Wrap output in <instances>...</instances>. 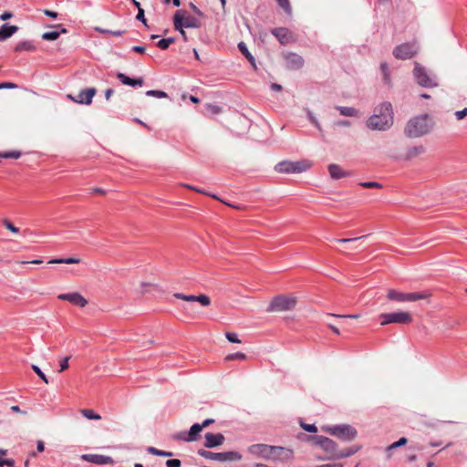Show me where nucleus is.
Listing matches in <instances>:
<instances>
[{
	"label": "nucleus",
	"instance_id": "c9c22d12",
	"mask_svg": "<svg viewBox=\"0 0 467 467\" xmlns=\"http://www.w3.org/2000/svg\"><path fill=\"white\" fill-rule=\"evenodd\" d=\"M247 356L244 353L237 352L234 354H229L225 357V361H233V360H245Z\"/></svg>",
	"mask_w": 467,
	"mask_h": 467
},
{
	"label": "nucleus",
	"instance_id": "2eb2a0df",
	"mask_svg": "<svg viewBox=\"0 0 467 467\" xmlns=\"http://www.w3.org/2000/svg\"><path fill=\"white\" fill-rule=\"evenodd\" d=\"M57 298L79 307H85L88 305V300L78 292L60 294Z\"/></svg>",
	"mask_w": 467,
	"mask_h": 467
},
{
	"label": "nucleus",
	"instance_id": "3c124183",
	"mask_svg": "<svg viewBox=\"0 0 467 467\" xmlns=\"http://www.w3.org/2000/svg\"><path fill=\"white\" fill-rule=\"evenodd\" d=\"M400 447L397 441L391 443L390 445H389L387 448H386V453H387V456L388 458H390L391 457V451L397 448Z\"/></svg>",
	"mask_w": 467,
	"mask_h": 467
},
{
	"label": "nucleus",
	"instance_id": "f704fd0d",
	"mask_svg": "<svg viewBox=\"0 0 467 467\" xmlns=\"http://www.w3.org/2000/svg\"><path fill=\"white\" fill-rule=\"evenodd\" d=\"M147 451L152 455L162 456V457H171L172 456V452L161 451L154 447H148Z\"/></svg>",
	"mask_w": 467,
	"mask_h": 467
},
{
	"label": "nucleus",
	"instance_id": "ea45409f",
	"mask_svg": "<svg viewBox=\"0 0 467 467\" xmlns=\"http://www.w3.org/2000/svg\"><path fill=\"white\" fill-rule=\"evenodd\" d=\"M22 153L19 150H12L7 152H0V158H12V159H19L21 157Z\"/></svg>",
	"mask_w": 467,
	"mask_h": 467
},
{
	"label": "nucleus",
	"instance_id": "de8ad7c7",
	"mask_svg": "<svg viewBox=\"0 0 467 467\" xmlns=\"http://www.w3.org/2000/svg\"><path fill=\"white\" fill-rule=\"evenodd\" d=\"M226 338L232 343H241V340L237 337V335L233 332L225 333Z\"/></svg>",
	"mask_w": 467,
	"mask_h": 467
},
{
	"label": "nucleus",
	"instance_id": "bf43d9fd",
	"mask_svg": "<svg viewBox=\"0 0 467 467\" xmlns=\"http://www.w3.org/2000/svg\"><path fill=\"white\" fill-rule=\"evenodd\" d=\"M36 450L38 452H42L45 450V443L42 441H38L36 444Z\"/></svg>",
	"mask_w": 467,
	"mask_h": 467
},
{
	"label": "nucleus",
	"instance_id": "9b49d317",
	"mask_svg": "<svg viewBox=\"0 0 467 467\" xmlns=\"http://www.w3.org/2000/svg\"><path fill=\"white\" fill-rule=\"evenodd\" d=\"M418 47L415 43H404L396 47L393 50V56L397 59H410L416 55Z\"/></svg>",
	"mask_w": 467,
	"mask_h": 467
},
{
	"label": "nucleus",
	"instance_id": "412c9836",
	"mask_svg": "<svg viewBox=\"0 0 467 467\" xmlns=\"http://www.w3.org/2000/svg\"><path fill=\"white\" fill-rule=\"evenodd\" d=\"M330 177L333 180H340L345 177L351 176V172L348 171H345L340 165L336 163H331L327 167Z\"/></svg>",
	"mask_w": 467,
	"mask_h": 467
},
{
	"label": "nucleus",
	"instance_id": "6e6552de",
	"mask_svg": "<svg viewBox=\"0 0 467 467\" xmlns=\"http://www.w3.org/2000/svg\"><path fill=\"white\" fill-rule=\"evenodd\" d=\"M198 454L205 459L217 462H234L240 461L242 455L237 451L213 452L206 450H199Z\"/></svg>",
	"mask_w": 467,
	"mask_h": 467
},
{
	"label": "nucleus",
	"instance_id": "a19ab883",
	"mask_svg": "<svg viewBox=\"0 0 467 467\" xmlns=\"http://www.w3.org/2000/svg\"><path fill=\"white\" fill-rule=\"evenodd\" d=\"M146 95L150 96V97H155L158 99L168 97L167 93H165L164 91H161V90H148L146 92Z\"/></svg>",
	"mask_w": 467,
	"mask_h": 467
},
{
	"label": "nucleus",
	"instance_id": "dca6fc26",
	"mask_svg": "<svg viewBox=\"0 0 467 467\" xmlns=\"http://www.w3.org/2000/svg\"><path fill=\"white\" fill-rule=\"evenodd\" d=\"M174 297L182 299L187 302H198L202 306H208L211 305V299L208 296L201 294L199 296L194 295H184L182 293H175Z\"/></svg>",
	"mask_w": 467,
	"mask_h": 467
},
{
	"label": "nucleus",
	"instance_id": "1a4fd4ad",
	"mask_svg": "<svg viewBox=\"0 0 467 467\" xmlns=\"http://www.w3.org/2000/svg\"><path fill=\"white\" fill-rule=\"evenodd\" d=\"M379 318L381 326H386L390 323L407 325L412 322V316L409 312L405 311L381 314Z\"/></svg>",
	"mask_w": 467,
	"mask_h": 467
},
{
	"label": "nucleus",
	"instance_id": "c03bdc74",
	"mask_svg": "<svg viewBox=\"0 0 467 467\" xmlns=\"http://www.w3.org/2000/svg\"><path fill=\"white\" fill-rule=\"evenodd\" d=\"M32 369L34 370V372L46 383L47 384L48 383V379L46 377V375L42 372V370L36 366V365H32Z\"/></svg>",
	"mask_w": 467,
	"mask_h": 467
},
{
	"label": "nucleus",
	"instance_id": "a211bd4d",
	"mask_svg": "<svg viewBox=\"0 0 467 467\" xmlns=\"http://www.w3.org/2000/svg\"><path fill=\"white\" fill-rule=\"evenodd\" d=\"M285 67L291 70H296L304 66V59L296 53H288L285 56Z\"/></svg>",
	"mask_w": 467,
	"mask_h": 467
},
{
	"label": "nucleus",
	"instance_id": "f257e3e1",
	"mask_svg": "<svg viewBox=\"0 0 467 467\" xmlns=\"http://www.w3.org/2000/svg\"><path fill=\"white\" fill-rule=\"evenodd\" d=\"M307 441L324 452V456L319 457L322 460H337L349 457L358 451V447H350L345 450H338L337 443L325 436H310Z\"/></svg>",
	"mask_w": 467,
	"mask_h": 467
},
{
	"label": "nucleus",
	"instance_id": "5701e85b",
	"mask_svg": "<svg viewBox=\"0 0 467 467\" xmlns=\"http://www.w3.org/2000/svg\"><path fill=\"white\" fill-rule=\"evenodd\" d=\"M273 34L280 41L281 44H286L292 38L291 32L285 27L274 29Z\"/></svg>",
	"mask_w": 467,
	"mask_h": 467
},
{
	"label": "nucleus",
	"instance_id": "7ed1b4c3",
	"mask_svg": "<svg viewBox=\"0 0 467 467\" xmlns=\"http://www.w3.org/2000/svg\"><path fill=\"white\" fill-rule=\"evenodd\" d=\"M433 127V119H409L404 126V134L410 139L419 138L431 132Z\"/></svg>",
	"mask_w": 467,
	"mask_h": 467
},
{
	"label": "nucleus",
	"instance_id": "aec40b11",
	"mask_svg": "<svg viewBox=\"0 0 467 467\" xmlns=\"http://www.w3.org/2000/svg\"><path fill=\"white\" fill-rule=\"evenodd\" d=\"M225 441L224 436L222 433H211L205 434L204 447L214 448L222 445Z\"/></svg>",
	"mask_w": 467,
	"mask_h": 467
},
{
	"label": "nucleus",
	"instance_id": "5fc2aeb1",
	"mask_svg": "<svg viewBox=\"0 0 467 467\" xmlns=\"http://www.w3.org/2000/svg\"><path fill=\"white\" fill-rule=\"evenodd\" d=\"M136 18L139 21H141L144 25H146V19H145V16H144V10L142 8H139Z\"/></svg>",
	"mask_w": 467,
	"mask_h": 467
},
{
	"label": "nucleus",
	"instance_id": "6ab92c4d",
	"mask_svg": "<svg viewBox=\"0 0 467 467\" xmlns=\"http://www.w3.org/2000/svg\"><path fill=\"white\" fill-rule=\"evenodd\" d=\"M83 461L97 464V465H107L112 464L113 460L109 456H105L101 454H83L81 456Z\"/></svg>",
	"mask_w": 467,
	"mask_h": 467
},
{
	"label": "nucleus",
	"instance_id": "c85d7f7f",
	"mask_svg": "<svg viewBox=\"0 0 467 467\" xmlns=\"http://www.w3.org/2000/svg\"><path fill=\"white\" fill-rule=\"evenodd\" d=\"M81 260L79 258L76 257H68V258H56L51 259L48 261V264H67V265H73V264H78Z\"/></svg>",
	"mask_w": 467,
	"mask_h": 467
},
{
	"label": "nucleus",
	"instance_id": "2f4dec72",
	"mask_svg": "<svg viewBox=\"0 0 467 467\" xmlns=\"http://www.w3.org/2000/svg\"><path fill=\"white\" fill-rule=\"evenodd\" d=\"M66 32H67V30L65 28L61 29V33H66ZM59 36H60V32H58V31H49V32H45L42 35V38L44 40H47V41H54V40L57 39Z\"/></svg>",
	"mask_w": 467,
	"mask_h": 467
},
{
	"label": "nucleus",
	"instance_id": "0eeeda50",
	"mask_svg": "<svg viewBox=\"0 0 467 467\" xmlns=\"http://www.w3.org/2000/svg\"><path fill=\"white\" fill-rule=\"evenodd\" d=\"M322 430L347 441H353L357 436V431L349 425L323 427Z\"/></svg>",
	"mask_w": 467,
	"mask_h": 467
},
{
	"label": "nucleus",
	"instance_id": "72a5a7b5",
	"mask_svg": "<svg viewBox=\"0 0 467 467\" xmlns=\"http://www.w3.org/2000/svg\"><path fill=\"white\" fill-rule=\"evenodd\" d=\"M238 48L241 51V53L253 64L254 65V57L251 55V53L248 51V48L244 42H240L238 44Z\"/></svg>",
	"mask_w": 467,
	"mask_h": 467
},
{
	"label": "nucleus",
	"instance_id": "e2e57ef3",
	"mask_svg": "<svg viewBox=\"0 0 467 467\" xmlns=\"http://www.w3.org/2000/svg\"><path fill=\"white\" fill-rule=\"evenodd\" d=\"M186 437H187V433L186 432H181V433H178L177 435L174 436V438L177 439V440H182V441H187V440L185 439Z\"/></svg>",
	"mask_w": 467,
	"mask_h": 467
},
{
	"label": "nucleus",
	"instance_id": "4be33fe9",
	"mask_svg": "<svg viewBox=\"0 0 467 467\" xmlns=\"http://www.w3.org/2000/svg\"><path fill=\"white\" fill-rule=\"evenodd\" d=\"M393 114L394 111L391 103L384 101L375 108L371 117H391Z\"/></svg>",
	"mask_w": 467,
	"mask_h": 467
},
{
	"label": "nucleus",
	"instance_id": "79ce46f5",
	"mask_svg": "<svg viewBox=\"0 0 467 467\" xmlns=\"http://www.w3.org/2000/svg\"><path fill=\"white\" fill-rule=\"evenodd\" d=\"M359 185L363 188L372 189L377 188L380 189L382 188V185L377 182H360Z\"/></svg>",
	"mask_w": 467,
	"mask_h": 467
},
{
	"label": "nucleus",
	"instance_id": "f3484780",
	"mask_svg": "<svg viewBox=\"0 0 467 467\" xmlns=\"http://www.w3.org/2000/svg\"><path fill=\"white\" fill-rule=\"evenodd\" d=\"M424 152H425V148L422 145H419V146H413V147L408 149V150L404 154L391 155V157H393L397 160L410 161V160H412L414 158L420 156Z\"/></svg>",
	"mask_w": 467,
	"mask_h": 467
},
{
	"label": "nucleus",
	"instance_id": "774afa93",
	"mask_svg": "<svg viewBox=\"0 0 467 467\" xmlns=\"http://www.w3.org/2000/svg\"><path fill=\"white\" fill-rule=\"evenodd\" d=\"M113 93H114V90L112 88H108L105 91V98H106V99L109 100Z\"/></svg>",
	"mask_w": 467,
	"mask_h": 467
},
{
	"label": "nucleus",
	"instance_id": "20e7f679",
	"mask_svg": "<svg viewBox=\"0 0 467 467\" xmlns=\"http://www.w3.org/2000/svg\"><path fill=\"white\" fill-rule=\"evenodd\" d=\"M312 167V162L308 160L297 161H284L277 163L275 171L279 173H301L306 171Z\"/></svg>",
	"mask_w": 467,
	"mask_h": 467
},
{
	"label": "nucleus",
	"instance_id": "4d7b16f0",
	"mask_svg": "<svg viewBox=\"0 0 467 467\" xmlns=\"http://www.w3.org/2000/svg\"><path fill=\"white\" fill-rule=\"evenodd\" d=\"M182 99L183 100H186V99H190L192 102H193V103H198V102H199V99H198L197 97H195V96H192V95H191V96H188V95H186V94H182Z\"/></svg>",
	"mask_w": 467,
	"mask_h": 467
},
{
	"label": "nucleus",
	"instance_id": "864d4df0",
	"mask_svg": "<svg viewBox=\"0 0 467 467\" xmlns=\"http://www.w3.org/2000/svg\"><path fill=\"white\" fill-rule=\"evenodd\" d=\"M0 462L3 464V465H6L8 467H14L15 465V461L13 459H4V458H0Z\"/></svg>",
	"mask_w": 467,
	"mask_h": 467
},
{
	"label": "nucleus",
	"instance_id": "f03ea898",
	"mask_svg": "<svg viewBox=\"0 0 467 467\" xmlns=\"http://www.w3.org/2000/svg\"><path fill=\"white\" fill-rule=\"evenodd\" d=\"M247 451L254 457L283 462L291 460L294 455L293 451L290 449L280 446H271L263 443L253 444L249 446L247 448Z\"/></svg>",
	"mask_w": 467,
	"mask_h": 467
},
{
	"label": "nucleus",
	"instance_id": "603ef678",
	"mask_svg": "<svg viewBox=\"0 0 467 467\" xmlns=\"http://www.w3.org/2000/svg\"><path fill=\"white\" fill-rule=\"evenodd\" d=\"M18 86L15 83H12V82H2L0 83V89H5V88H17Z\"/></svg>",
	"mask_w": 467,
	"mask_h": 467
},
{
	"label": "nucleus",
	"instance_id": "b1692460",
	"mask_svg": "<svg viewBox=\"0 0 467 467\" xmlns=\"http://www.w3.org/2000/svg\"><path fill=\"white\" fill-rule=\"evenodd\" d=\"M183 13L182 10H178L173 16L174 28L180 32L184 41H187V35L184 31V27L182 26V17Z\"/></svg>",
	"mask_w": 467,
	"mask_h": 467
},
{
	"label": "nucleus",
	"instance_id": "0e129e2a",
	"mask_svg": "<svg viewBox=\"0 0 467 467\" xmlns=\"http://www.w3.org/2000/svg\"><path fill=\"white\" fill-rule=\"evenodd\" d=\"M456 117H465L467 115V108L455 112Z\"/></svg>",
	"mask_w": 467,
	"mask_h": 467
},
{
	"label": "nucleus",
	"instance_id": "ddd939ff",
	"mask_svg": "<svg viewBox=\"0 0 467 467\" xmlns=\"http://www.w3.org/2000/svg\"><path fill=\"white\" fill-rule=\"evenodd\" d=\"M97 90L95 88H88L80 90L75 97L71 94L67 95V98L70 99L72 101L79 103V104H85L89 105L92 101L93 97L96 95Z\"/></svg>",
	"mask_w": 467,
	"mask_h": 467
},
{
	"label": "nucleus",
	"instance_id": "8fccbe9b",
	"mask_svg": "<svg viewBox=\"0 0 467 467\" xmlns=\"http://www.w3.org/2000/svg\"><path fill=\"white\" fill-rule=\"evenodd\" d=\"M166 466L167 467H181L182 466V462L178 459H171V460H168L166 462Z\"/></svg>",
	"mask_w": 467,
	"mask_h": 467
},
{
	"label": "nucleus",
	"instance_id": "473e14b6",
	"mask_svg": "<svg viewBox=\"0 0 467 467\" xmlns=\"http://www.w3.org/2000/svg\"><path fill=\"white\" fill-rule=\"evenodd\" d=\"M80 413L88 420H99L101 419L99 414L96 413L93 410L90 409H83L80 410Z\"/></svg>",
	"mask_w": 467,
	"mask_h": 467
},
{
	"label": "nucleus",
	"instance_id": "052dcab7",
	"mask_svg": "<svg viewBox=\"0 0 467 467\" xmlns=\"http://www.w3.org/2000/svg\"><path fill=\"white\" fill-rule=\"evenodd\" d=\"M214 422V420L213 419H206L205 420H203V422L201 424L202 430L206 427H208L210 424L213 423Z\"/></svg>",
	"mask_w": 467,
	"mask_h": 467
},
{
	"label": "nucleus",
	"instance_id": "7c9ffc66",
	"mask_svg": "<svg viewBox=\"0 0 467 467\" xmlns=\"http://www.w3.org/2000/svg\"><path fill=\"white\" fill-rule=\"evenodd\" d=\"M337 109L339 111L340 115L346 117H355L358 114V111L355 108L351 107H339L337 108Z\"/></svg>",
	"mask_w": 467,
	"mask_h": 467
},
{
	"label": "nucleus",
	"instance_id": "4c0bfd02",
	"mask_svg": "<svg viewBox=\"0 0 467 467\" xmlns=\"http://www.w3.org/2000/svg\"><path fill=\"white\" fill-rule=\"evenodd\" d=\"M174 42V38L173 37H168V38H163V39H161L158 43H157V47L162 50H165L167 49L171 44H172Z\"/></svg>",
	"mask_w": 467,
	"mask_h": 467
},
{
	"label": "nucleus",
	"instance_id": "e433bc0d",
	"mask_svg": "<svg viewBox=\"0 0 467 467\" xmlns=\"http://www.w3.org/2000/svg\"><path fill=\"white\" fill-rule=\"evenodd\" d=\"M241 125L242 127H235V132L238 134H242L245 131L246 129L251 127V119H241Z\"/></svg>",
	"mask_w": 467,
	"mask_h": 467
},
{
	"label": "nucleus",
	"instance_id": "4468645a",
	"mask_svg": "<svg viewBox=\"0 0 467 467\" xmlns=\"http://www.w3.org/2000/svg\"><path fill=\"white\" fill-rule=\"evenodd\" d=\"M393 125V119H367L366 126L371 130L385 131Z\"/></svg>",
	"mask_w": 467,
	"mask_h": 467
},
{
	"label": "nucleus",
	"instance_id": "69168bd1",
	"mask_svg": "<svg viewBox=\"0 0 467 467\" xmlns=\"http://www.w3.org/2000/svg\"><path fill=\"white\" fill-rule=\"evenodd\" d=\"M45 15H47V16L52 17V18L57 17V13H56L54 11H50V10H45Z\"/></svg>",
	"mask_w": 467,
	"mask_h": 467
},
{
	"label": "nucleus",
	"instance_id": "37998d69",
	"mask_svg": "<svg viewBox=\"0 0 467 467\" xmlns=\"http://www.w3.org/2000/svg\"><path fill=\"white\" fill-rule=\"evenodd\" d=\"M3 224L7 230L12 232L13 234L19 233V229L17 227H16L9 220H7V219L4 220Z\"/></svg>",
	"mask_w": 467,
	"mask_h": 467
},
{
	"label": "nucleus",
	"instance_id": "cd10ccee",
	"mask_svg": "<svg viewBox=\"0 0 467 467\" xmlns=\"http://www.w3.org/2000/svg\"><path fill=\"white\" fill-rule=\"evenodd\" d=\"M202 431L201 424L195 423L193 424L190 431L187 433V437L185 438L187 441H194L197 440V435Z\"/></svg>",
	"mask_w": 467,
	"mask_h": 467
},
{
	"label": "nucleus",
	"instance_id": "bb28decb",
	"mask_svg": "<svg viewBox=\"0 0 467 467\" xmlns=\"http://www.w3.org/2000/svg\"><path fill=\"white\" fill-rule=\"evenodd\" d=\"M117 78L124 84L128 86L134 87L136 85L141 86L143 84V80L141 78H130L123 73H118Z\"/></svg>",
	"mask_w": 467,
	"mask_h": 467
},
{
	"label": "nucleus",
	"instance_id": "09e8293b",
	"mask_svg": "<svg viewBox=\"0 0 467 467\" xmlns=\"http://www.w3.org/2000/svg\"><path fill=\"white\" fill-rule=\"evenodd\" d=\"M70 357H66L64 358L62 360H60V368L58 370V372H63L65 370H67L69 367L68 365V360H69Z\"/></svg>",
	"mask_w": 467,
	"mask_h": 467
},
{
	"label": "nucleus",
	"instance_id": "39448f33",
	"mask_svg": "<svg viewBox=\"0 0 467 467\" xmlns=\"http://www.w3.org/2000/svg\"><path fill=\"white\" fill-rule=\"evenodd\" d=\"M297 303L296 297L289 295H279L273 298L269 304L267 312H283L289 311L296 307Z\"/></svg>",
	"mask_w": 467,
	"mask_h": 467
},
{
	"label": "nucleus",
	"instance_id": "a878e982",
	"mask_svg": "<svg viewBox=\"0 0 467 467\" xmlns=\"http://www.w3.org/2000/svg\"><path fill=\"white\" fill-rule=\"evenodd\" d=\"M18 27L16 26H10L8 24H5L0 29V40H5L12 36L16 32H17Z\"/></svg>",
	"mask_w": 467,
	"mask_h": 467
},
{
	"label": "nucleus",
	"instance_id": "f8f14e48",
	"mask_svg": "<svg viewBox=\"0 0 467 467\" xmlns=\"http://www.w3.org/2000/svg\"><path fill=\"white\" fill-rule=\"evenodd\" d=\"M414 77L417 83L422 87H435L437 86L436 78L430 77L425 68L416 64L414 68Z\"/></svg>",
	"mask_w": 467,
	"mask_h": 467
},
{
	"label": "nucleus",
	"instance_id": "49530a36",
	"mask_svg": "<svg viewBox=\"0 0 467 467\" xmlns=\"http://www.w3.org/2000/svg\"><path fill=\"white\" fill-rule=\"evenodd\" d=\"M300 426L301 428L307 431V432H312V433H315L317 431V428L316 427V425L314 424H307V423H304V422H301L300 423Z\"/></svg>",
	"mask_w": 467,
	"mask_h": 467
},
{
	"label": "nucleus",
	"instance_id": "393cba45",
	"mask_svg": "<svg viewBox=\"0 0 467 467\" xmlns=\"http://www.w3.org/2000/svg\"><path fill=\"white\" fill-rule=\"evenodd\" d=\"M183 16L182 17V26L184 28H196L199 27V21L192 16H188L184 10H182Z\"/></svg>",
	"mask_w": 467,
	"mask_h": 467
},
{
	"label": "nucleus",
	"instance_id": "423d86ee",
	"mask_svg": "<svg viewBox=\"0 0 467 467\" xmlns=\"http://www.w3.org/2000/svg\"><path fill=\"white\" fill-rule=\"evenodd\" d=\"M312 123L319 130L323 136L325 135H334L337 134L341 128H346L350 126V122L348 120H336V119H326L325 123H320L317 120V119H311Z\"/></svg>",
	"mask_w": 467,
	"mask_h": 467
},
{
	"label": "nucleus",
	"instance_id": "9d476101",
	"mask_svg": "<svg viewBox=\"0 0 467 467\" xmlns=\"http://www.w3.org/2000/svg\"><path fill=\"white\" fill-rule=\"evenodd\" d=\"M429 296L428 294L425 293H401L394 289H389L387 294V297L389 300L398 301V302H406V301H418L421 299H425Z\"/></svg>",
	"mask_w": 467,
	"mask_h": 467
},
{
	"label": "nucleus",
	"instance_id": "13d9d810",
	"mask_svg": "<svg viewBox=\"0 0 467 467\" xmlns=\"http://www.w3.org/2000/svg\"><path fill=\"white\" fill-rule=\"evenodd\" d=\"M13 16V14L10 12H5L0 16L1 20H7Z\"/></svg>",
	"mask_w": 467,
	"mask_h": 467
},
{
	"label": "nucleus",
	"instance_id": "680f3d73",
	"mask_svg": "<svg viewBox=\"0 0 467 467\" xmlns=\"http://www.w3.org/2000/svg\"><path fill=\"white\" fill-rule=\"evenodd\" d=\"M132 50H133L134 52L141 53V54H142V53H144V52H145V47H142V46H134V47H132Z\"/></svg>",
	"mask_w": 467,
	"mask_h": 467
},
{
	"label": "nucleus",
	"instance_id": "58836bf2",
	"mask_svg": "<svg viewBox=\"0 0 467 467\" xmlns=\"http://www.w3.org/2000/svg\"><path fill=\"white\" fill-rule=\"evenodd\" d=\"M279 6L288 15L292 13V7L289 0H275Z\"/></svg>",
	"mask_w": 467,
	"mask_h": 467
},
{
	"label": "nucleus",
	"instance_id": "c756f323",
	"mask_svg": "<svg viewBox=\"0 0 467 467\" xmlns=\"http://www.w3.org/2000/svg\"><path fill=\"white\" fill-rule=\"evenodd\" d=\"M36 49V47L34 46V44L30 41H22L20 43H18L16 47H15V50L16 52H21V51H34Z\"/></svg>",
	"mask_w": 467,
	"mask_h": 467
},
{
	"label": "nucleus",
	"instance_id": "6e6d98bb",
	"mask_svg": "<svg viewBox=\"0 0 467 467\" xmlns=\"http://www.w3.org/2000/svg\"><path fill=\"white\" fill-rule=\"evenodd\" d=\"M332 317H339V318H358L359 315H336V314H329Z\"/></svg>",
	"mask_w": 467,
	"mask_h": 467
},
{
	"label": "nucleus",
	"instance_id": "338daca9",
	"mask_svg": "<svg viewBox=\"0 0 467 467\" xmlns=\"http://www.w3.org/2000/svg\"><path fill=\"white\" fill-rule=\"evenodd\" d=\"M380 68L383 71L385 78H388V64L387 63H381Z\"/></svg>",
	"mask_w": 467,
	"mask_h": 467
},
{
	"label": "nucleus",
	"instance_id": "a18cd8bd",
	"mask_svg": "<svg viewBox=\"0 0 467 467\" xmlns=\"http://www.w3.org/2000/svg\"><path fill=\"white\" fill-rule=\"evenodd\" d=\"M207 113L212 115H218L222 113L221 108L215 105H207Z\"/></svg>",
	"mask_w": 467,
	"mask_h": 467
}]
</instances>
